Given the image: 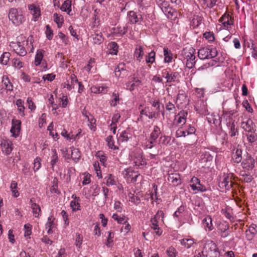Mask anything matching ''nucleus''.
<instances>
[{"instance_id":"nucleus-1","label":"nucleus","mask_w":257,"mask_h":257,"mask_svg":"<svg viewBox=\"0 0 257 257\" xmlns=\"http://www.w3.org/2000/svg\"><path fill=\"white\" fill-rule=\"evenodd\" d=\"M164 213L162 210H159L156 214L152 217L150 220L151 227L155 231V233L160 236L162 234L163 231L159 227L160 225L164 223Z\"/></svg>"},{"instance_id":"nucleus-2","label":"nucleus","mask_w":257,"mask_h":257,"mask_svg":"<svg viewBox=\"0 0 257 257\" xmlns=\"http://www.w3.org/2000/svg\"><path fill=\"white\" fill-rule=\"evenodd\" d=\"M182 55L186 60V67L189 69L192 68L196 63L195 50L191 47H186L183 49Z\"/></svg>"},{"instance_id":"nucleus-3","label":"nucleus","mask_w":257,"mask_h":257,"mask_svg":"<svg viewBox=\"0 0 257 257\" xmlns=\"http://www.w3.org/2000/svg\"><path fill=\"white\" fill-rule=\"evenodd\" d=\"M9 19L16 26L21 25L25 21L23 12L20 9L15 8L9 10Z\"/></svg>"},{"instance_id":"nucleus-4","label":"nucleus","mask_w":257,"mask_h":257,"mask_svg":"<svg viewBox=\"0 0 257 257\" xmlns=\"http://www.w3.org/2000/svg\"><path fill=\"white\" fill-rule=\"evenodd\" d=\"M217 51L215 48L211 47L200 48L198 52V56L200 59H210L216 57Z\"/></svg>"},{"instance_id":"nucleus-5","label":"nucleus","mask_w":257,"mask_h":257,"mask_svg":"<svg viewBox=\"0 0 257 257\" xmlns=\"http://www.w3.org/2000/svg\"><path fill=\"white\" fill-rule=\"evenodd\" d=\"M162 76L167 80L166 83H178L179 82L180 74L178 72L172 71L170 68L162 71Z\"/></svg>"},{"instance_id":"nucleus-6","label":"nucleus","mask_w":257,"mask_h":257,"mask_svg":"<svg viewBox=\"0 0 257 257\" xmlns=\"http://www.w3.org/2000/svg\"><path fill=\"white\" fill-rule=\"evenodd\" d=\"M254 159L250 154L245 153L243 155V160L241 162V165L243 169L248 171L251 170L254 167Z\"/></svg>"},{"instance_id":"nucleus-7","label":"nucleus","mask_w":257,"mask_h":257,"mask_svg":"<svg viewBox=\"0 0 257 257\" xmlns=\"http://www.w3.org/2000/svg\"><path fill=\"white\" fill-rule=\"evenodd\" d=\"M25 42H11L10 46L13 48L14 51L21 56H25L27 54V51L25 47Z\"/></svg>"},{"instance_id":"nucleus-8","label":"nucleus","mask_w":257,"mask_h":257,"mask_svg":"<svg viewBox=\"0 0 257 257\" xmlns=\"http://www.w3.org/2000/svg\"><path fill=\"white\" fill-rule=\"evenodd\" d=\"M128 21L132 24H140L143 21L142 16L133 11H131L127 13Z\"/></svg>"},{"instance_id":"nucleus-9","label":"nucleus","mask_w":257,"mask_h":257,"mask_svg":"<svg viewBox=\"0 0 257 257\" xmlns=\"http://www.w3.org/2000/svg\"><path fill=\"white\" fill-rule=\"evenodd\" d=\"M195 110L197 113L201 114L207 115L209 114L207 107V103L202 100L198 101L195 106Z\"/></svg>"},{"instance_id":"nucleus-10","label":"nucleus","mask_w":257,"mask_h":257,"mask_svg":"<svg viewBox=\"0 0 257 257\" xmlns=\"http://www.w3.org/2000/svg\"><path fill=\"white\" fill-rule=\"evenodd\" d=\"M233 183L228 175H224L222 180L219 182L218 186L221 189L229 190L232 187Z\"/></svg>"},{"instance_id":"nucleus-11","label":"nucleus","mask_w":257,"mask_h":257,"mask_svg":"<svg viewBox=\"0 0 257 257\" xmlns=\"http://www.w3.org/2000/svg\"><path fill=\"white\" fill-rule=\"evenodd\" d=\"M168 180L174 186H178L181 184L180 175L178 173H169Z\"/></svg>"},{"instance_id":"nucleus-12","label":"nucleus","mask_w":257,"mask_h":257,"mask_svg":"<svg viewBox=\"0 0 257 257\" xmlns=\"http://www.w3.org/2000/svg\"><path fill=\"white\" fill-rule=\"evenodd\" d=\"M0 142L2 151L7 155H9L13 149L12 142L4 139H1Z\"/></svg>"},{"instance_id":"nucleus-13","label":"nucleus","mask_w":257,"mask_h":257,"mask_svg":"<svg viewBox=\"0 0 257 257\" xmlns=\"http://www.w3.org/2000/svg\"><path fill=\"white\" fill-rule=\"evenodd\" d=\"M21 122L20 120H12V126L10 132L12 134L13 136L17 137L19 136L21 130Z\"/></svg>"},{"instance_id":"nucleus-14","label":"nucleus","mask_w":257,"mask_h":257,"mask_svg":"<svg viewBox=\"0 0 257 257\" xmlns=\"http://www.w3.org/2000/svg\"><path fill=\"white\" fill-rule=\"evenodd\" d=\"M232 159L235 163H241L243 160L242 151L240 148H237L233 150Z\"/></svg>"},{"instance_id":"nucleus-15","label":"nucleus","mask_w":257,"mask_h":257,"mask_svg":"<svg viewBox=\"0 0 257 257\" xmlns=\"http://www.w3.org/2000/svg\"><path fill=\"white\" fill-rule=\"evenodd\" d=\"M164 14L169 19H172L175 15V12L171 7L169 6L168 3L163 5L160 7Z\"/></svg>"},{"instance_id":"nucleus-16","label":"nucleus","mask_w":257,"mask_h":257,"mask_svg":"<svg viewBox=\"0 0 257 257\" xmlns=\"http://www.w3.org/2000/svg\"><path fill=\"white\" fill-rule=\"evenodd\" d=\"M219 22L221 23L224 28H228L229 26L233 24V19L229 14H224L219 19Z\"/></svg>"},{"instance_id":"nucleus-17","label":"nucleus","mask_w":257,"mask_h":257,"mask_svg":"<svg viewBox=\"0 0 257 257\" xmlns=\"http://www.w3.org/2000/svg\"><path fill=\"white\" fill-rule=\"evenodd\" d=\"M132 138V134L128 129L122 131L118 137V141L121 143H126Z\"/></svg>"},{"instance_id":"nucleus-18","label":"nucleus","mask_w":257,"mask_h":257,"mask_svg":"<svg viewBox=\"0 0 257 257\" xmlns=\"http://www.w3.org/2000/svg\"><path fill=\"white\" fill-rule=\"evenodd\" d=\"M241 127L246 132H249L255 131L254 128V124L250 119H248L246 121H243L241 124Z\"/></svg>"},{"instance_id":"nucleus-19","label":"nucleus","mask_w":257,"mask_h":257,"mask_svg":"<svg viewBox=\"0 0 257 257\" xmlns=\"http://www.w3.org/2000/svg\"><path fill=\"white\" fill-rule=\"evenodd\" d=\"M134 162L135 165L138 167L147 165L146 159L143 158V152L142 151H141L140 153L136 154L134 157Z\"/></svg>"},{"instance_id":"nucleus-20","label":"nucleus","mask_w":257,"mask_h":257,"mask_svg":"<svg viewBox=\"0 0 257 257\" xmlns=\"http://www.w3.org/2000/svg\"><path fill=\"white\" fill-rule=\"evenodd\" d=\"M257 233V226L255 224H251L246 231V236L248 240H251Z\"/></svg>"},{"instance_id":"nucleus-21","label":"nucleus","mask_w":257,"mask_h":257,"mask_svg":"<svg viewBox=\"0 0 257 257\" xmlns=\"http://www.w3.org/2000/svg\"><path fill=\"white\" fill-rule=\"evenodd\" d=\"M2 83L3 85L7 91H12L13 90V85L7 76H4L3 77Z\"/></svg>"},{"instance_id":"nucleus-22","label":"nucleus","mask_w":257,"mask_h":257,"mask_svg":"<svg viewBox=\"0 0 257 257\" xmlns=\"http://www.w3.org/2000/svg\"><path fill=\"white\" fill-rule=\"evenodd\" d=\"M227 125L229 129V134L230 137H233L238 135L237 127L236 126L234 121L231 122L229 121L227 123Z\"/></svg>"},{"instance_id":"nucleus-23","label":"nucleus","mask_w":257,"mask_h":257,"mask_svg":"<svg viewBox=\"0 0 257 257\" xmlns=\"http://www.w3.org/2000/svg\"><path fill=\"white\" fill-rule=\"evenodd\" d=\"M28 8L29 10L31 11V14L33 15L34 21H37V19L40 16V9L33 4L29 5Z\"/></svg>"},{"instance_id":"nucleus-24","label":"nucleus","mask_w":257,"mask_h":257,"mask_svg":"<svg viewBox=\"0 0 257 257\" xmlns=\"http://www.w3.org/2000/svg\"><path fill=\"white\" fill-rule=\"evenodd\" d=\"M30 203L31 205V208L32 209L33 215L35 217H39L41 213V208L40 206L35 202H33L32 199L30 200Z\"/></svg>"},{"instance_id":"nucleus-25","label":"nucleus","mask_w":257,"mask_h":257,"mask_svg":"<svg viewBox=\"0 0 257 257\" xmlns=\"http://www.w3.org/2000/svg\"><path fill=\"white\" fill-rule=\"evenodd\" d=\"M91 92L94 93H106L108 91V87L106 86H93L91 87Z\"/></svg>"},{"instance_id":"nucleus-26","label":"nucleus","mask_w":257,"mask_h":257,"mask_svg":"<svg viewBox=\"0 0 257 257\" xmlns=\"http://www.w3.org/2000/svg\"><path fill=\"white\" fill-rule=\"evenodd\" d=\"M71 158L75 162H77L81 158V153L78 149L75 148H71Z\"/></svg>"},{"instance_id":"nucleus-27","label":"nucleus","mask_w":257,"mask_h":257,"mask_svg":"<svg viewBox=\"0 0 257 257\" xmlns=\"http://www.w3.org/2000/svg\"><path fill=\"white\" fill-rule=\"evenodd\" d=\"M133 81L127 83V87H128L131 91H133L136 87L139 86L141 84V81L138 78L133 77Z\"/></svg>"},{"instance_id":"nucleus-28","label":"nucleus","mask_w":257,"mask_h":257,"mask_svg":"<svg viewBox=\"0 0 257 257\" xmlns=\"http://www.w3.org/2000/svg\"><path fill=\"white\" fill-rule=\"evenodd\" d=\"M217 2V0H201V5L204 9L213 8Z\"/></svg>"},{"instance_id":"nucleus-29","label":"nucleus","mask_w":257,"mask_h":257,"mask_svg":"<svg viewBox=\"0 0 257 257\" xmlns=\"http://www.w3.org/2000/svg\"><path fill=\"white\" fill-rule=\"evenodd\" d=\"M44 53L45 51L42 49H39L37 51L35 58V64L36 66H38L41 64Z\"/></svg>"},{"instance_id":"nucleus-30","label":"nucleus","mask_w":257,"mask_h":257,"mask_svg":"<svg viewBox=\"0 0 257 257\" xmlns=\"http://www.w3.org/2000/svg\"><path fill=\"white\" fill-rule=\"evenodd\" d=\"M181 244L187 248H190L195 243L192 238H183L180 240Z\"/></svg>"},{"instance_id":"nucleus-31","label":"nucleus","mask_w":257,"mask_h":257,"mask_svg":"<svg viewBox=\"0 0 257 257\" xmlns=\"http://www.w3.org/2000/svg\"><path fill=\"white\" fill-rule=\"evenodd\" d=\"M61 10L62 11L67 12L68 15H70V13L71 12V1L67 0L64 2L62 4Z\"/></svg>"},{"instance_id":"nucleus-32","label":"nucleus","mask_w":257,"mask_h":257,"mask_svg":"<svg viewBox=\"0 0 257 257\" xmlns=\"http://www.w3.org/2000/svg\"><path fill=\"white\" fill-rule=\"evenodd\" d=\"M202 221L204 227L208 228L209 230H212L213 229L212 218L210 216H207L205 217Z\"/></svg>"},{"instance_id":"nucleus-33","label":"nucleus","mask_w":257,"mask_h":257,"mask_svg":"<svg viewBox=\"0 0 257 257\" xmlns=\"http://www.w3.org/2000/svg\"><path fill=\"white\" fill-rule=\"evenodd\" d=\"M179 116L177 122L178 123L184 124L186 122V117L188 115V112L186 111H181L178 114Z\"/></svg>"},{"instance_id":"nucleus-34","label":"nucleus","mask_w":257,"mask_h":257,"mask_svg":"<svg viewBox=\"0 0 257 257\" xmlns=\"http://www.w3.org/2000/svg\"><path fill=\"white\" fill-rule=\"evenodd\" d=\"M144 55L143 48L142 46H138L135 52V56L139 61H141Z\"/></svg>"},{"instance_id":"nucleus-35","label":"nucleus","mask_w":257,"mask_h":257,"mask_svg":"<svg viewBox=\"0 0 257 257\" xmlns=\"http://www.w3.org/2000/svg\"><path fill=\"white\" fill-rule=\"evenodd\" d=\"M164 61L165 62L170 63L172 60V54L171 51L167 48H164Z\"/></svg>"},{"instance_id":"nucleus-36","label":"nucleus","mask_w":257,"mask_h":257,"mask_svg":"<svg viewBox=\"0 0 257 257\" xmlns=\"http://www.w3.org/2000/svg\"><path fill=\"white\" fill-rule=\"evenodd\" d=\"M255 131L251 132H249V133L246 135L247 141L251 145H252L253 143L257 141V135L255 133Z\"/></svg>"},{"instance_id":"nucleus-37","label":"nucleus","mask_w":257,"mask_h":257,"mask_svg":"<svg viewBox=\"0 0 257 257\" xmlns=\"http://www.w3.org/2000/svg\"><path fill=\"white\" fill-rule=\"evenodd\" d=\"M125 64L123 63H119L114 70L115 75L116 77H120L121 73L125 71Z\"/></svg>"},{"instance_id":"nucleus-38","label":"nucleus","mask_w":257,"mask_h":257,"mask_svg":"<svg viewBox=\"0 0 257 257\" xmlns=\"http://www.w3.org/2000/svg\"><path fill=\"white\" fill-rule=\"evenodd\" d=\"M52 151L53 152V155L51 157V160L50 162V165L51 166V168L54 170V166L58 161V157L55 149L52 150Z\"/></svg>"},{"instance_id":"nucleus-39","label":"nucleus","mask_w":257,"mask_h":257,"mask_svg":"<svg viewBox=\"0 0 257 257\" xmlns=\"http://www.w3.org/2000/svg\"><path fill=\"white\" fill-rule=\"evenodd\" d=\"M161 134V131L160 128L157 125H155L154 127V130L150 135V138H152V140H156L158 139L159 135Z\"/></svg>"},{"instance_id":"nucleus-40","label":"nucleus","mask_w":257,"mask_h":257,"mask_svg":"<svg viewBox=\"0 0 257 257\" xmlns=\"http://www.w3.org/2000/svg\"><path fill=\"white\" fill-rule=\"evenodd\" d=\"M54 225V221L52 219V217H49L48 219V221L45 224L46 229H48L47 233L51 234L53 233L52 228L53 227Z\"/></svg>"},{"instance_id":"nucleus-41","label":"nucleus","mask_w":257,"mask_h":257,"mask_svg":"<svg viewBox=\"0 0 257 257\" xmlns=\"http://www.w3.org/2000/svg\"><path fill=\"white\" fill-rule=\"evenodd\" d=\"M11 54L9 52H5L0 58L1 63L3 65H7L9 61Z\"/></svg>"},{"instance_id":"nucleus-42","label":"nucleus","mask_w":257,"mask_h":257,"mask_svg":"<svg viewBox=\"0 0 257 257\" xmlns=\"http://www.w3.org/2000/svg\"><path fill=\"white\" fill-rule=\"evenodd\" d=\"M54 20L59 28L61 27L64 22L63 16L57 13L54 14Z\"/></svg>"},{"instance_id":"nucleus-43","label":"nucleus","mask_w":257,"mask_h":257,"mask_svg":"<svg viewBox=\"0 0 257 257\" xmlns=\"http://www.w3.org/2000/svg\"><path fill=\"white\" fill-rule=\"evenodd\" d=\"M106 181V185L108 186H112L116 184L114 177L111 174H108L104 178Z\"/></svg>"},{"instance_id":"nucleus-44","label":"nucleus","mask_w":257,"mask_h":257,"mask_svg":"<svg viewBox=\"0 0 257 257\" xmlns=\"http://www.w3.org/2000/svg\"><path fill=\"white\" fill-rule=\"evenodd\" d=\"M128 196L129 198V201L133 202L136 205L139 204L141 202L140 198L138 196L135 195L134 193L130 192L128 194Z\"/></svg>"},{"instance_id":"nucleus-45","label":"nucleus","mask_w":257,"mask_h":257,"mask_svg":"<svg viewBox=\"0 0 257 257\" xmlns=\"http://www.w3.org/2000/svg\"><path fill=\"white\" fill-rule=\"evenodd\" d=\"M171 141V138L169 136H161L159 140V143L161 145L167 146L169 145Z\"/></svg>"},{"instance_id":"nucleus-46","label":"nucleus","mask_w":257,"mask_h":257,"mask_svg":"<svg viewBox=\"0 0 257 257\" xmlns=\"http://www.w3.org/2000/svg\"><path fill=\"white\" fill-rule=\"evenodd\" d=\"M16 104L18 107V110L20 111V112L22 113V115L23 116H24L25 107L23 105L24 102L21 99H19L16 101Z\"/></svg>"},{"instance_id":"nucleus-47","label":"nucleus","mask_w":257,"mask_h":257,"mask_svg":"<svg viewBox=\"0 0 257 257\" xmlns=\"http://www.w3.org/2000/svg\"><path fill=\"white\" fill-rule=\"evenodd\" d=\"M155 52L153 51L149 53L146 58V63L151 64L154 63L155 61Z\"/></svg>"},{"instance_id":"nucleus-48","label":"nucleus","mask_w":257,"mask_h":257,"mask_svg":"<svg viewBox=\"0 0 257 257\" xmlns=\"http://www.w3.org/2000/svg\"><path fill=\"white\" fill-rule=\"evenodd\" d=\"M17 185V183L15 181H13L11 184V189L15 197H17L19 195V192L16 190Z\"/></svg>"},{"instance_id":"nucleus-49","label":"nucleus","mask_w":257,"mask_h":257,"mask_svg":"<svg viewBox=\"0 0 257 257\" xmlns=\"http://www.w3.org/2000/svg\"><path fill=\"white\" fill-rule=\"evenodd\" d=\"M166 253L169 257H176L177 251L174 247L170 246L167 249Z\"/></svg>"},{"instance_id":"nucleus-50","label":"nucleus","mask_w":257,"mask_h":257,"mask_svg":"<svg viewBox=\"0 0 257 257\" xmlns=\"http://www.w3.org/2000/svg\"><path fill=\"white\" fill-rule=\"evenodd\" d=\"M229 229V225L227 224H222L219 225V229L223 233H224V235H222L221 236L223 237H226L228 235V233H226V231Z\"/></svg>"},{"instance_id":"nucleus-51","label":"nucleus","mask_w":257,"mask_h":257,"mask_svg":"<svg viewBox=\"0 0 257 257\" xmlns=\"http://www.w3.org/2000/svg\"><path fill=\"white\" fill-rule=\"evenodd\" d=\"M203 37L209 42H213L215 40L214 34L211 32H206L203 34Z\"/></svg>"},{"instance_id":"nucleus-52","label":"nucleus","mask_w":257,"mask_h":257,"mask_svg":"<svg viewBox=\"0 0 257 257\" xmlns=\"http://www.w3.org/2000/svg\"><path fill=\"white\" fill-rule=\"evenodd\" d=\"M106 142L107 143V146L111 149H116V147L114 146V141L112 136H109L106 138Z\"/></svg>"},{"instance_id":"nucleus-53","label":"nucleus","mask_w":257,"mask_h":257,"mask_svg":"<svg viewBox=\"0 0 257 257\" xmlns=\"http://www.w3.org/2000/svg\"><path fill=\"white\" fill-rule=\"evenodd\" d=\"M41 159L37 157L35 160L34 162V171H38L41 166Z\"/></svg>"},{"instance_id":"nucleus-54","label":"nucleus","mask_w":257,"mask_h":257,"mask_svg":"<svg viewBox=\"0 0 257 257\" xmlns=\"http://www.w3.org/2000/svg\"><path fill=\"white\" fill-rule=\"evenodd\" d=\"M93 42L96 44H100L102 42V37L101 35L95 34L92 35Z\"/></svg>"},{"instance_id":"nucleus-55","label":"nucleus","mask_w":257,"mask_h":257,"mask_svg":"<svg viewBox=\"0 0 257 257\" xmlns=\"http://www.w3.org/2000/svg\"><path fill=\"white\" fill-rule=\"evenodd\" d=\"M127 32V28L125 27H121L117 26L114 29V33L116 34H120V35H123Z\"/></svg>"},{"instance_id":"nucleus-56","label":"nucleus","mask_w":257,"mask_h":257,"mask_svg":"<svg viewBox=\"0 0 257 257\" xmlns=\"http://www.w3.org/2000/svg\"><path fill=\"white\" fill-rule=\"evenodd\" d=\"M32 225L29 224H26L24 225V230H25V236L29 237L32 233Z\"/></svg>"},{"instance_id":"nucleus-57","label":"nucleus","mask_w":257,"mask_h":257,"mask_svg":"<svg viewBox=\"0 0 257 257\" xmlns=\"http://www.w3.org/2000/svg\"><path fill=\"white\" fill-rule=\"evenodd\" d=\"M166 109L172 113H175L176 109L175 105L171 102L166 103Z\"/></svg>"},{"instance_id":"nucleus-58","label":"nucleus","mask_w":257,"mask_h":257,"mask_svg":"<svg viewBox=\"0 0 257 257\" xmlns=\"http://www.w3.org/2000/svg\"><path fill=\"white\" fill-rule=\"evenodd\" d=\"M110 47L111 48L110 53L111 54L116 55L118 48L117 43L114 42H112L110 44Z\"/></svg>"},{"instance_id":"nucleus-59","label":"nucleus","mask_w":257,"mask_h":257,"mask_svg":"<svg viewBox=\"0 0 257 257\" xmlns=\"http://www.w3.org/2000/svg\"><path fill=\"white\" fill-rule=\"evenodd\" d=\"M85 116L87 117L88 120L89 121V123L88 124L89 128L93 131H95L96 127L95 125V122L96 120L94 118H92L91 119H89L88 116L86 115H85Z\"/></svg>"},{"instance_id":"nucleus-60","label":"nucleus","mask_w":257,"mask_h":257,"mask_svg":"<svg viewBox=\"0 0 257 257\" xmlns=\"http://www.w3.org/2000/svg\"><path fill=\"white\" fill-rule=\"evenodd\" d=\"M240 180L243 181L245 183H250L252 181L253 179L252 176L250 175V174L248 172L246 174H245L244 176L240 178Z\"/></svg>"},{"instance_id":"nucleus-61","label":"nucleus","mask_w":257,"mask_h":257,"mask_svg":"<svg viewBox=\"0 0 257 257\" xmlns=\"http://www.w3.org/2000/svg\"><path fill=\"white\" fill-rule=\"evenodd\" d=\"M46 34L47 36V38H48V40H51L52 39L53 36V31L52 30L50 27L48 25H46Z\"/></svg>"},{"instance_id":"nucleus-62","label":"nucleus","mask_w":257,"mask_h":257,"mask_svg":"<svg viewBox=\"0 0 257 257\" xmlns=\"http://www.w3.org/2000/svg\"><path fill=\"white\" fill-rule=\"evenodd\" d=\"M242 106L248 112H252L253 109L247 100H244L242 103Z\"/></svg>"},{"instance_id":"nucleus-63","label":"nucleus","mask_w":257,"mask_h":257,"mask_svg":"<svg viewBox=\"0 0 257 257\" xmlns=\"http://www.w3.org/2000/svg\"><path fill=\"white\" fill-rule=\"evenodd\" d=\"M113 237H114V233H113V232H112L111 231H109L108 232V236L107 237V241L105 242V245L107 246H108V247H110V244L112 243V242H113V239H113Z\"/></svg>"},{"instance_id":"nucleus-64","label":"nucleus","mask_w":257,"mask_h":257,"mask_svg":"<svg viewBox=\"0 0 257 257\" xmlns=\"http://www.w3.org/2000/svg\"><path fill=\"white\" fill-rule=\"evenodd\" d=\"M83 237L80 234H77L76 235L75 244L78 247H81V245L82 243Z\"/></svg>"}]
</instances>
